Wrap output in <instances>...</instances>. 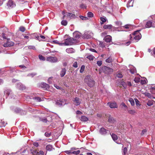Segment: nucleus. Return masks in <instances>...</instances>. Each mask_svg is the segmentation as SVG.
Returning a JSON list of instances; mask_svg holds the SVG:
<instances>
[{
	"label": "nucleus",
	"instance_id": "1",
	"mask_svg": "<svg viewBox=\"0 0 155 155\" xmlns=\"http://www.w3.org/2000/svg\"><path fill=\"white\" fill-rule=\"evenodd\" d=\"M140 30L134 31L133 33L130 34L129 38L130 40L133 41L134 42H137L141 38V35L139 32Z\"/></svg>",
	"mask_w": 155,
	"mask_h": 155
},
{
	"label": "nucleus",
	"instance_id": "2",
	"mask_svg": "<svg viewBox=\"0 0 155 155\" xmlns=\"http://www.w3.org/2000/svg\"><path fill=\"white\" fill-rule=\"evenodd\" d=\"M77 41L76 39L72 38H68L65 40L64 42L63 43V45H71L73 44L76 43Z\"/></svg>",
	"mask_w": 155,
	"mask_h": 155
},
{
	"label": "nucleus",
	"instance_id": "3",
	"mask_svg": "<svg viewBox=\"0 0 155 155\" xmlns=\"http://www.w3.org/2000/svg\"><path fill=\"white\" fill-rule=\"evenodd\" d=\"M84 81L88 86L90 87H92L94 86L95 82L93 79H91L89 77L87 76L84 79Z\"/></svg>",
	"mask_w": 155,
	"mask_h": 155
},
{
	"label": "nucleus",
	"instance_id": "4",
	"mask_svg": "<svg viewBox=\"0 0 155 155\" xmlns=\"http://www.w3.org/2000/svg\"><path fill=\"white\" fill-rule=\"evenodd\" d=\"M145 28H155V21L152 20L148 21L145 24Z\"/></svg>",
	"mask_w": 155,
	"mask_h": 155
},
{
	"label": "nucleus",
	"instance_id": "5",
	"mask_svg": "<svg viewBox=\"0 0 155 155\" xmlns=\"http://www.w3.org/2000/svg\"><path fill=\"white\" fill-rule=\"evenodd\" d=\"M107 105L111 108H117L118 107L117 104L115 101L108 102L107 104Z\"/></svg>",
	"mask_w": 155,
	"mask_h": 155
},
{
	"label": "nucleus",
	"instance_id": "6",
	"mask_svg": "<svg viewBox=\"0 0 155 155\" xmlns=\"http://www.w3.org/2000/svg\"><path fill=\"white\" fill-rule=\"evenodd\" d=\"M47 61L52 63L55 62L57 61L58 59L56 57H49L47 58Z\"/></svg>",
	"mask_w": 155,
	"mask_h": 155
},
{
	"label": "nucleus",
	"instance_id": "7",
	"mask_svg": "<svg viewBox=\"0 0 155 155\" xmlns=\"http://www.w3.org/2000/svg\"><path fill=\"white\" fill-rule=\"evenodd\" d=\"M64 152L68 154L71 155L72 154H74L75 155H77L79 154L80 152V150H78L77 151H71L70 150H66L64 151Z\"/></svg>",
	"mask_w": 155,
	"mask_h": 155
},
{
	"label": "nucleus",
	"instance_id": "8",
	"mask_svg": "<svg viewBox=\"0 0 155 155\" xmlns=\"http://www.w3.org/2000/svg\"><path fill=\"white\" fill-rule=\"evenodd\" d=\"M104 70L106 73L110 74L113 72V69L110 68L106 66L104 67Z\"/></svg>",
	"mask_w": 155,
	"mask_h": 155
},
{
	"label": "nucleus",
	"instance_id": "9",
	"mask_svg": "<svg viewBox=\"0 0 155 155\" xmlns=\"http://www.w3.org/2000/svg\"><path fill=\"white\" fill-rule=\"evenodd\" d=\"M109 131L108 130L105 129L104 127L101 128L99 130V133L102 135H105L106 134L108 133H109Z\"/></svg>",
	"mask_w": 155,
	"mask_h": 155
},
{
	"label": "nucleus",
	"instance_id": "10",
	"mask_svg": "<svg viewBox=\"0 0 155 155\" xmlns=\"http://www.w3.org/2000/svg\"><path fill=\"white\" fill-rule=\"evenodd\" d=\"M104 40L107 42H110L111 41L112 37L110 35H107L104 37Z\"/></svg>",
	"mask_w": 155,
	"mask_h": 155
},
{
	"label": "nucleus",
	"instance_id": "11",
	"mask_svg": "<svg viewBox=\"0 0 155 155\" xmlns=\"http://www.w3.org/2000/svg\"><path fill=\"white\" fill-rule=\"evenodd\" d=\"M66 70L65 68H62L61 69L60 73V75L61 77H63L65 74Z\"/></svg>",
	"mask_w": 155,
	"mask_h": 155
},
{
	"label": "nucleus",
	"instance_id": "12",
	"mask_svg": "<svg viewBox=\"0 0 155 155\" xmlns=\"http://www.w3.org/2000/svg\"><path fill=\"white\" fill-rule=\"evenodd\" d=\"M17 87L21 90H23L25 89V87L23 86V85L21 83H18L17 84Z\"/></svg>",
	"mask_w": 155,
	"mask_h": 155
},
{
	"label": "nucleus",
	"instance_id": "13",
	"mask_svg": "<svg viewBox=\"0 0 155 155\" xmlns=\"http://www.w3.org/2000/svg\"><path fill=\"white\" fill-rule=\"evenodd\" d=\"M108 121L110 123H114L116 122V121L114 118L109 116L108 117Z\"/></svg>",
	"mask_w": 155,
	"mask_h": 155
},
{
	"label": "nucleus",
	"instance_id": "14",
	"mask_svg": "<svg viewBox=\"0 0 155 155\" xmlns=\"http://www.w3.org/2000/svg\"><path fill=\"white\" fill-rule=\"evenodd\" d=\"M75 104L76 105H78L80 104L81 102L80 101L79 99L77 97L75 98L74 101Z\"/></svg>",
	"mask_w": 155,
	"mask_h": 155
},
{
	"label": "nucleus",
	"instance_id": "15",
	"mask_svg": "<svg viewBox=\"0 0 155 155\" xmlns=\"http://www.w3.org/2000/svg\"><path fill=\"white\" fill-rule=\"evenodd\" d=\"M66 51L68 53H72L74 52V50L72 48H67Z\"/></svg>",
	"mask_w": 155,
	"mask_h": 155
},
{
	"label": "nucleus",
	"instance_id": "16",
	"mask_svg": "<svg viewBox=\"0 0 155 155\" xmlns=\"http://www.w3.org/2000/svg\"><path fill=\"white\" fill-rule=\"evenodd\" d=\"M41 87L42 88L46 89H48L49 87V85L45 83H43L41 85Z\"/></svg>",
	"mask_w": 155,
	"mask_h": 155
},
{
	"label": "nucleus",
	"instance_id": "17",
	"mask_svg": "<svg viewBox=\"0 0 155 155\" xmlns=\"http://www.w3.org/2000/svg\"><path fill=\"white\" fill-rule=\"evenodd\" d=\"M110 134L114 141H115L116 140H117L118 139V137L117 135L113 133L112 134Z\"/></svg>",
	"mask_w": 155,
	"mask_h": 155
},
{
	"label": "nucleus",
	"instance_id": "18",
	"mask_svg": "<svg viewBox=\"0 0 155 155\" xmlns=\"http://www.w3.org/2000/svg\"><path fill=\"white\" fill-rule=\"evenodd\" d=\"M80 120L83 122H85L88 120V118L84 116H82L81 117Z\"/></svg>",
	"mask_w": 155,
	"mask_h": 155
},
{
	"label": "nucleus",
	"instance_id": "19",
	"mask_svg": "<svg viewBox=\"0 0 155 155\" xmlns=\"http://www.w3.org/2000/svg\"><path fill=\"white\" fill-rule=\"evenodd\" d=\"M53 149L52 146L51 145L49 144L47 145L46 147V149L47 150L51 151Z\"/></svg>",
	"mask_w": 155,
	"mask_h": 155
},
{
	"label": "nucleus",
	"instance_id": "20",
	"mask_svg": "<svg viewBox=\"0 0 155 155\" xmlns=\"http://www.w3.org/2000/svg\"><path fill=\"white\" fill-rule=\"evenodd\" d=\"M4 94L6 95V96H8L10 94V90L6 88L5 89L4 91Z\"/></svg>",
	"mask_w": 155,
	"mask_h": 155
},
{
	"label": "nucleus",
	"instance_id": "21",
	"mask_svg": "<svg viewBox=\"0 0 155 155\" xmlns=\"http://www.w3.org/2000/svg\"><path fill=\"white\" fill-rule=\"evenodd\" d=\"M112 26L111 25H105L103 26V28L105 29H110L112 28Z\"/></svg>",
	"mask_w": 155,
	"mask_h": 155
},
{
	"label": "nucleus",
	"instance_id": "22",
	"mask_svg": "<svg viewBox=\"0 0 155 155\" xmlns=\"http://www.w3.org/2000/svg\"><path fill=\"white\" fill-rule=\"evenodd\" d=\"M100 20L101 21L100 22L101 25H102L106 21V19L104 17H101Z\"/></svg>",
	"mask_w": 155,
	"mask_h": 155
},
{
	"label": "nucleus",
	"instance_id": "23",
	"mask_svg": "<svg viewBox=\"0 0 155 155\" xmlns=\"http://www.w3.org/2000/svg\"><path fill=\"white\" fill-rule=\"evenodd\" d=\"M73 35L74 37L75 38H79L80 37L81 35L79 34L77 32H75L73 34Z\"/></svg>",
	"mask_w": 155,
	"mask_h": 155
},
{
	"label": "nucleus",
	"instance_id": "24",
	"mask_svg": "<svg viewBox=\"0 0 155 155\" xmlns=\"http://www.w3.org/2000/svg\"><path fill=\"white\" fill-rule=\"evenodd\" d=\"M16 6V4L14 1L13 0H10V7L12 8L15 7Z\"/></svg>",
	"mask_w": 155,
	"mask_h": 155
},
{
	"label": "nucleus",
	"instance_id": "25",
	"mask_svg": "<svg viewBox=\"0 0 155 155\" xmlns=\"http://www.w3.org/2000/svg\"><path fill=\"white\" fill-rule=\"evenodd\" d=\"M34 38H35L37 39V40H38L39 41H41V39L39 38V37L38 35H37L36 34H34L33 35Z\"/></svg>",
	"mask_w": 155,
	"mask_h": 155
},
{
	"label": "nucleus",
	"instance_id": "26",
	"mask_svg": "<svg viewBox=\"0 0 155 155\" xmlns=\"http://www.w3.org/2000/svg\"><path fill=\"white\" fill-rule=\"evenodd\" d=\"M112 61V58L111 57H109L106 60V62L108 63H110Z\"/></svg>",
	"mask_w": 155,
	"mask_h": 155
},
{
	"label": "nucleus",
	"instance_id": "27",
	"mask_svg": "<svg viewBox=\"0 0 155 155\" xmlns=\"http://www.w3.org/2000/svg\"><path fill=\"white\" fill-rule=\"evenodd\" d=\"M66 15L67 17L70 18L73 17L74 16H75L73 14L69 12L66 13Z\"/></svg>",
	"mask_w": 155,
	"mask_h": 155
},
{
	"label": "nucleus",
	"instance_id": "28",
	"mask_svg": "<svg viewBox=\"0 0 155 155\" xmlns=\"http://www.w3.org/2000/svg\"><path fill=\"white\" fill-rule=\"evenodd\" d=\"M3 46L4 47H10V42L8 41L6 43H5L3 45Z\"/></svg>",
	"mask_w": 155,
	"mask_h": 155
},
{
	"label": "nucleus",
	"instance_id": "29",
	"mask_svg": "<svg viewBox=\"0 0 155 155\" xmlns=\"http://www.w3.org/2000/svg\"><path fill=\"white\" fill-rule=\"evenodd\" d=\"M53 42L54 43L58 45H60V46L63 45V44H64L63 43H60L59 42V41H57V40L53 41Z\"/></svg>",
	"mask_w": 155,
	"mask_h": 155
},
{
	"label": "nucleus",
	"instance_id": "30",
	"mask_svg": "<svg viewBox=\"0 0 155 155\" xmlns=\"http://www.w3.org/2000/svg\"><path fill=\"white\" fill-rule=\"evenodd\" d=\"M86 58L91 61H92L94 59V57L91 55L87 56Z\"/></svg>",
	"mask_w": 155,
	"mask_h": 155
},
{
	"label": "nucleus",
	"instance_id": "31",
	"mask_svg": "<svg viewBox=\"0 0 155 155\" xmlns=\"http://www.w3.org/2000/svg\"><path fill=\"white\" fill-rule=\"evenodd\" d=\"M145 95L150 98H152L153 97L149 93L146 92L145 93Z\"/></svg>",
	"mask_w": 155,
	"mask_h": 155
},
{
	"label": "nucleus",
	"instance_id": "32",
	"mask_svg": "<svg viewBox=\"0 0 155 155\" xmlns=\"http://www.w3.org/2000/svg\"><path fill=\"white\" fill-rule=\"evenodd\" d=\"M120 106H122V108L124 109V110H125L127 108V107L126 105L123 102L122 103L120 104Z\"/></svg>",
	"mask_w": 155,
	"mask_h": 155
},
{
	"label": "nucleus",
	"instance_id": "33",
	"mask_svg": "<svg viewBox=\"0 0 155 155\" xmlns=\"http://www.w3.org/2000/svg\"><path fill=\"white\" fill-rule=\"evenodd\" d=\"M87 15L88 17L90 18L93 17L94 16L93 14L91 12H89L87 13Z\"/></svg>",
	"mask_w": 155,
	"mask_h": 155
},
{
	"label": "nucleus",
	"instance_id": "34",
	"mask_svg": "<svg viewBox=\"0 0 155 155\" xmlns=\"http://www.w3.org/2000/svg\"><path fill=\"white\" fill-rule=\"evenodd\" d=\"M19 30L22 32H24L25 30V28L23 26H21L19 28Z\"/></svg>",
	"mask_w": 155,
	"mask_h": 155
},
{
	"label": "nucleus",
	"instance_id": "35",
	"mask_svg": "<svg viewBox=\"0 0 155 155\" xmlns=\"http://www.w3.org/2000/svg\"><path fill=\"white\" fill-rule=\"evenodd\" d=\"M68 23L67 21L65 20H63L61 22V24L64 26H66Z\"/></svg>",
	"mask_w": 155,
	"mask_h": 155
},
{
	"label": "nucleus",
	"instance_id": "36",
	"mask_svg": "<svg viewBox=\"0 0 155 155\" xmlns=\"http://www.w3.org/2000/svg\"><path fill=\"white\" fill-rule=\"evenodd\" d=\"M129 101L130 102L132 106H134V101L132 98H130L129 100Z\"/></svg>",
	"mask_w": 155,
	"mask_h": 155
},
{
	"label": "nucleus",
	"instance_id": "37",
	"mask_svg": "<svg viewBox=\"0 0 155 155\" xmlns=\"http://www.w3.org/2000/svg\"><path fill=\"white\" fill-rule=\"evenodd\" d=\"M40 120L42 121L43 122L46 123L47 122L48 120L46 118L44 117L43 118H41Z\"/></svg>",
	"mask_w": 155,
	"mask_h": 155
},
{
	"label": "nucleus",
	"instance_id": "38",
	"mask_svg": "<svg viewBox=\"0 0 155 155\" xmlns=\"http://www.w3.org/2000/svg\"><path fill=\"white\" fill-rule=\"evenodd\" d=\"M80 7L81 8H85L86 9L87 8V6L86 5L84 4H81L80 5Z\"/></svg>",
	"mask_w": 155,
	"mask_h": 155
},
{
	"label": "nucleus",
	"instance_id": "39",
	"mask_svg": "<svg viewBox=\"0 0 155 155\" xmlns=\"http://www.w3.org/2000/svg\"><path fill=\"white\" fill-rule=\"evenodd\" d=\"M45 136L47 137H49L51 135V132H46L45 134Z\"/></svg>",
	"mask_w": 155,
	"mask_h": 155
},
{
	"label": "nucleus",
	"instance_id": "40",
	"mask_svg": "<svg viewBox=\"0 0 155 155\" xmlns=\"http://www.w3.org/2000/svg\"><path fill=\"white\" fill-rule=\"evenodd\" d=\"M34 99L38 102H40L41 101V99L40 97H36L34 98Z\"/></svg>",
	"mask_w": 155,
	"mask_h": 155
},
{
	"label": "nucleus",
	"instance_id": "41",
	"mask_svg": "<svg viewBox=\"0 0 155 155\" xmlns=\"http://www.w3.org/2000/svg\"><path fill=\"white\" fill-rule=\"evenodd\" d=\"M80 18L83 20H86L88 19V18L87 17H84L82 16H80Z\"/></svg>",
	"mask_w": 155,
	"mask_h": 155
},
{
	"label": "nucleus",
	"instance_id": "42",
	"mask_svg": "<svg viewBox=\"0 0 155 155\" xmlns=\"http://www.w3.org/2000/svg\"><path fill=\"white\" fill-rule=\"evenodd\" d=\"M128 112L129 113L131 114H133L135 113V111L134 110H129Z\"/></svg>",
	"mask_w": 155,
	"mask_h": 155
},
{
	"label": "nucleus",
	"instance_id": "43",
	"mask_svg": "<svg viewBox=\"0 0 155 155\" xmlns=\"http://www.w3.org/2000/svg\"><path fill=\"white\" fill-rule=\"evenodd\" d=\"M10 7V0H8V2L6 4L5 8L7 9H9Z\"/></svg>",
	"mask_w": 155,
	"mask_h": 155
},
{
	"label": "nucleus",
	"instance_id": "44",
	"mask_svg": "<svg viewBox=\"0 0 155 155\" xmlns=\"http://www.w3.org/2000/svg\"><path fill=\"white\" fill-rule=\"evenodd\" d=\"M84 68L85 67L84 65H83L81 66L80 70V72L81 73H82L83 72L84 69Z\"/></svg>",
	"mask_w": 155,
	"mask_h": 155
},
{
	"label": "nucleus",
	"instance_id": "45",
	"mask_svg": "<svg viewBox=\"0 0 155 155\" xmlns=\"http://www.w3.org/2000/svg\"><path fill=\"white\" fill-rule=\"evenodd\" d=\"M39 59L41 60H45V58L44 57L42 56V55H39Z\"/></svg>",
	"mask_w": 155,
	"mask_h": 155
},
{
	"label": "nucleus",
	"instance_id": "46",
	"mask_svg": "<svg viewBox=\"0 0 155 155\" xmlns=\"http://www.w3.org/2000/svg\"><path fill=\"white\" fill-rule=\"evenodd\" d=\"M28 49H32L33 50L35 49V48L34 46H31V45L28 46Z\"/></svg>",
	"mask_w": 155,
	"mask_h": 155
},
{
	"label": "nucleus",
	"instance_id": "47",
	"mask_svg": "<svg viewBox=\"0 0 155 155\" xmlns=\"http://www.w3.org/2000/svg\"><path fill=\"white\" fill-rule=\"evenodd\" d=\"M140 79L138 78H136L134 79V81L136 83H138L140 82Z\"/></svg>",
	"mask_w": 155,
	"mask_h": 155
},
{
	"label": "nucleus",
	"instance_id": "48",
	"mask_svg": "<svg viewBox=\"0 0 155 155\" xmlns=\"http://www.w3.org/2000/svg\"><path fill=\"white\" fill-rule=\"evenodd\" d=\"M135 101L136 102V104L137 106H140V104H139V101H138L137 99H135Z\"/></svg>",
	"mask_w": 155,
	"mask_h": 155
},
{
	"label": "nucleus",
	"instance_id": "49",
	"mask_svg": "<svg viewBox=\"0 0 155 155\" xmlns=\"http://www.w3.org/2000/svg\"><path fill=\"white\" fill-rule=\"evenodd\" d=\"M37 153H38V155H44V152L42 150L40 151L39 152H37Z\"/></svg>",
	"mask_w": 155,
	"mask_h": 155
},
{
	"label": "nucleus",
	"instance_id": "50",
	"mask_svg": "<svg viewBox=\"0 0 155 155\" xmlns=\"http://www.w3.org/2000/svg\"><path fill=\"white\" fill-rule=\"evenodd\" d=\"M147 131V130L146 129H144L142 131V132L141 133V135H143V134L146 133Z\"/></svg>",
	"mask_w": 155,
	"mask_h": 155
},
{
	"label": "nucleus",
	"instance_id": "51",
	"mask_svg": "<svg viewBox=\"0 0 155 155\" xmlns=\"http://www.w3.org/2000/svg\"><path fill=\"white\" fill-rule=\"evenodd\" d=\"M117 76L118 78H121L123 77V75L121 73H118L117 74Z\"/></svg>",
	"mask_w": 155,
	"mask_h": 155
},
{
	"label": "nucleus",
	"instance_id": "52",
	"mask_svg": "<svg viewBox=\"0 0 155 155\" xmlns=\"http://www.w3.org/2000/svg\"><path fill=\"white\" fill-rule=\"evenodd\" d=\"M97 64L99 66H100L102 64V61H98L97 62Z\"/></svg>",
	"mask_w": 155,
	"mask_h": 155
},
{
	"label": "nucleus",
	"instance_id": "53",
	"mask_svg": "<svg viewBox=\"0 0 155 155\" xmlns=\"http://www.w3.org/2000/svg\"><path fill=\"white\" fill-rule=\"evenodd\" d=\"M127 151V149L126 147H125L124 148L123 150V152L124 155H125Z\"/></svg>",
	"mask_w": 155,
	"mask_h": 155
},
{
	"label": "nucleus",
	"instance_id": "54",
	"mask_svg": "<svg viewBox=\"0 0 155 155\" xmlns=\"http://www.w3.org/2000/svg\"><path fill=\"white\" fill-rule=\"evenodd\" d=\"M73 66L75 68H76L78 67L77 62H75L73 64Z\"/></svg>",
	"mask_w": 155,
	"mask_h": 155
},
{
	"label": "nucleus",
	"instance_id": "55",
	"mask_svg": "<svg viewBox=\"0 0 155 155\" xmlns=\"http://www.w3.org/2000/svg\"><path fill=\"white\" fill-rule=\"evenodd\" d=\"M54 86L58 89H61V87H60L58 86L56 84H54Z\"/></svg>",
	"mask_w": 155,
	"mask_h": 155
},
{
	"label": "nucleus",
	"instance_id": "56",
	"mask_svg": "<svg viewBox=\"0 0 155 155\" xmlns=\"http://www.w3.org/2000/svg\"><path fill=\"white\" fill-rule=\"evenodd\" d=\"M146 83V81L141 80L140 81V83L142 84H144Z\"/></svg>",
	"mask_w": 155,
	"mask_h": 155
},
{
	"label": "nucleus",
	"instance_id": "57",
	"mask_svg": "<svg viewBox=\"0 0 155 155\" xmlns=\"http://www.w3.org/2000/svg\"><path fill=\"white\" fill-rule=\"evenodd\" d=\"M116 24L119 26H122V23L119 22H116Z\"/></svg>",
	"mask_w": 155,
	"mask_h": 155
},
{
	"label": "nucleus",
	"instance_id": "58",
	"mask_svg": "<svg viewBox=\"0 0 155 155\" xmlns=\"http://www.w3.org/2000/svg\"><path fill=\"white\" fill-rule=\"evenodd\" d=\"M33 145L36 147H38V144L37 142H34L33 143Z\"/></svg>",
	"mask_w": 155,
	"mask_h": 155
},
{
	"label": "nucleus",
	"instance_id": "59",
	"mask_svg": "<svg viewBox=\"0 0 155 155\" xmlns=\"http://www.w3.org/2000/svg\"><path fill=\"white\" fill-rule=\"evenodd\" d=\"M22 35L24 36V37L26 39H28L29 38V37L26 35Z\"/></svg>",
	"mask_w": 155,
	"mask_h": 155
},
{
	"label": "nucleus",
	"instance_id": "60",
	"mask_svg": "<svg viewBox=\"0 0 155 155\" xmlns=\"http://www.w3.org/2000/svg\"><path fill=\"white\" fill-rule=\"evenodd\" d=\"M90 50L92 52H96V51L93 48H90Z\"/></svg>",
	"mask_w": 155,
	"mask_h": 155
},
{
	"label": "nucleus",
	"instance_id": "61",
	"mask_svg": "<svg viewBox=\"0 0 155 155\" xmlns=\"http://www.w3.org/2000/svg\"><path fill=\"white\" fill-rule=\"evenodd\" d=\"M127 84L129 86H131L132 85L131 83L130 82H127Z\"/></svg>",
	"mask_w": 155,
	"mask_h": 155
},
{
	"label": "nucleus",
	"instance_id": "62",
	"mask_svg": "<svg viewBox=\"0 0 155 155\" xmlns=\"http://www.w3.org/2000/svg\"><path fill=\"white\" fill-rule=\"evenodd\" d=\"M76 113L77 114H82V113L79 110H77L76 111Z\"/></svg>",
	"mask_w": 155,
	"mask_h": 155
},
{
	"label": "nucleus",
	"instance_id": "63",
	"mask_svg": "<svg viewBox=\"0 0 155 155\" xmlns=\"http://www.w3.org/2000/svg\"><path fill=\"white\" fill-rule=\"evenodd\" d=\"M76 149V148L74 147H71V148L70 150L72 151H74V150Z\"/></svg>",
	"mask_w": 155,
	"mask_h": 155
},
{
	"label": "nucleus",
	"instance_id": "64",
	"mask_svg": "<svg viewBox=\"0 0 155 155\" xmlns=\"http://www.w3.org/2000/svg\"><path fill=\"white\" fill-rule=\"evenodd\" d=\"M39 37V38H40L41 39V38L45 39V36L43 35H40Z\"/></svg>",
	"mask_w": 155,
	"mask_h": 155
}]
</instances>
